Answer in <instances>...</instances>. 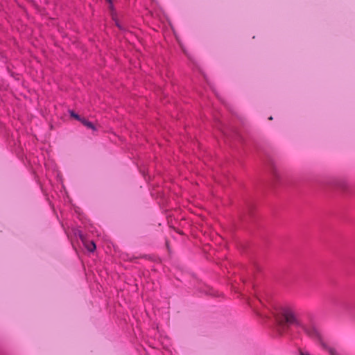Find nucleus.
Listing matches in <instances>:
<instances>
[{
  "label": "nucleus",
  "instance_id": "nucleus-1",
  "mask_svg": "<svg viewBox=\"0 0 355 355\" xmlns=\"http://www.w3.org/2000/svg\"><path fill=\"white\" fill-rule=\"evenodd\" d=\"M276 320L280 326L284 327L285 324L295 325L303 329L309 336L320 337L319 332L313 327H308L305 326L296 316L294 311L288 307L281 308L276 315Z\"/></svg>",
  "mask_w": 355,
  "mask_h": 355
},
{
  "label": "nucleus",
  "instance_id": "nucleus-2",
  "mask_svg": "<svg viewBox=\"0 0 355 355\" xmlns=\"http://www.w3.org/2000/svg\"><path fill=\"white\" fill-rule=\"evenodd\" d=\"M320 345L324 349L327 350L329 352V355H340V353L335 348L328 345L323 341L320 342Z\"/></svg>",
  "mask_w": 355,
  "mask_h": 355
},
{
  "label": "nucleus",
  "instance_id": "nucleus-3",
  "mask_svg": "<svg viewBox=\"0 0 355 355\" xmlns=\"http://www.w3.org/2000/svg\"><path fill=\"white\" fill-rule=\"evenodd\" d=\"M80 122L87 128L92 129V130H96L94 125L87 119L83 118Z\"/></svg>",
  "mask_w": 355,
  "mask_h": 355
},
{
  "label": "nucleus",
  "instance_id": "nucleus-4",
  "mask_svg": "<svg viewBox=\"0 0 355 355\" xmlns=\"http://www.w3.org/2000/svg\"><path fill=\"white\" fill-rule=\"evenodd\" d=\"M87 248L89 252H94L96 249V245L93 241H91V243L87 245Z\"/></svg>",
  "mask_w": 355,
  "mask_h": 355
},
{
  "label": "nucleus",
  "instance_id": "nucleus-5",
  "mask_svg": "<svg viewBox=\"0 0 355 355\" xmlns=\"http://www.w3.org/2000/svg\"><path fill=\"white\" fill-rule=\"evenodd\" d=\"M70 114L72 117L75 118L78 121H81L83 118H81L78 114H76L74 112L71 111Z\"/></svg>",
  "mask_w": 355,
  "mask_h": 355
},
{
  "label": "nucleus",
  "instance_id": "nucleus-6",
  "mask_svg": "<svg viewBox=\"0 0 355 355\" xmlns=\"http://www.w3.org/2000/svg\"><path fill=\"white\" fill-rule=\"evenodd\" d=\"M114 21H115V24L116 25V26L121 31H124L125 30V28L122 26V24L116 19H114Z\"/></svg>",
  "mask_w": 355,
  "mask_h": 355
},
{
  "label": "nucleus",
  "instance_id": "nucleus-7",
  "mask_svg": "<svg viewBox=\"0 0 355 355\" xmlns=\"http://www.w3.org/2000/svg\"><path fill=\"white\" fill-rule=\"evenodd\" d=\"M300 355H309V354H304V353H303V352H301V353H300Z\"/></svg>",
  "mask_w": 355,
  "mask_h": 355
}]
</instances>
